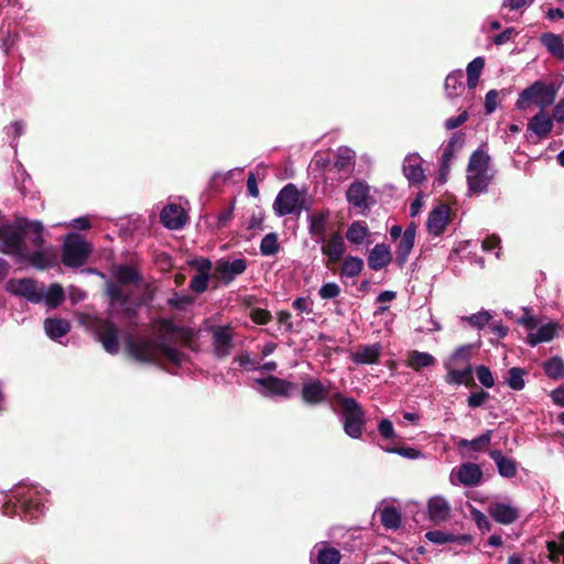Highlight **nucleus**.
<instances>
[{"label": "nucleus", "instance_id": "54", "mask_svg": "<svg viewBox=\"0 0 564 564\" xmlns=\"http://www.w3.org/2000/svg\"><path fill=\"white\" fill-rule=\"evenodd\" d=\"M384 451L387 453L398 454L409 459H417L422 456V453L420 451L412 447H387L384 448Z\"/></svg>", "mask_w": 564, "mask_h": 564}, {"label": "nucleus", "instance_id": "49", "mask_svg": "<svg viewBox=\"0 0 564 564\" xmlns=\"http://www.w3.org/2000/svg\"><path fill=\"white\" fill-rule=\"evenodd\" d=\"M7 137L10 139V145L17 150L18 139L24 133L25 124L23 121H13L4 129Z\"/></svg>", "mask_w": 564, "mask_h": 564}, {"label": "nucleus", "instance_id": "32", "mask_svg": "<svg viewBox=\"0 0 564 564\" xmlns=\"http://www.w3.org/2000/svg\"><path fill=\"white\" fill-rule=\"evenodd\" d=\"M44 330L48 338L58 340L70 330V324L65 318L48 317L44 321Z\"/></svg>", "mask_w": 564, "mask_h": 564}, {"label": "nucleus", "instance_id": "2", "mask_svg": "<svg viewBox=\"0 0 564 564\" xmlns=\"http://www.w3.org/2000/svg\"><path fill=\"white\" fill-rule=\"evenodd\" d=\"M47 492L39 486L20 484L10 492L2 494L1 510L4 516H19L33 520L43 514Z\"/></svg>", "mask_w": 564, "mask_h": 564}, {"label": "nucleus", "instance_id": "28", "mask_svg": "<svg viewBox=\"0 0 564 564\" xmlns=\"http://www.w3.org/2000/svg\"><path fill=\"white\" fill-rule=\"evenodd\" d=\"M392 254L390 248L384 243L376 245L368 257V265L371 270L378 271L391 262Z\"/></svg>", "mask_w": 564, "mask_h": 564}, {"label": "nucleus", "instance_id": "57", "mask_svg": "<svg viewBox=\"0 0 564 564\" xmlns=\"http://www.w3.org/2000/svg\"><path fill=\"white\" fill-rule=\"evenodd\" d=\"M471 518H473L474 522L476 523V525L478 527L479 530H481V531H490L491 523H490L489 519L487 518V516L484 512H481L480 510H477V509H473L471 510Z\"/></svg>", "mask_w": 564, "mask_h": 564}, {"label": "nucleus", "instance_id": "46", "mask_svg": "<svg viewBox=\"0 0 564 564\" xmlns=\"http://www.w3.org/2000/svg\"><path fill=\"white\" fill-rule=\"evenodd\" d=\"M543 369L549 378H564V361L560 357H553L545 361Z\"/></svg>", "mask_w": 564, "mask_h": 564}, {"label": "nucleus", "instance_id": "4", "mask_svg": "<svg viewBox=\"0 0 564 564\" xmlns=\"http://www.w3.org/2000/svg\"><path fill=\"white\" fill-rule=\"evenodd\" d=\"M329 405L339 406L345 433L351 438H360L366 424V414L361 405L354 398L346 397L341 392L332 395Z\"/></svg>", "mask_w": 564, "mask_h": 564}, {"label": "nucleus", "instance_id": "63", "mask_svg": "<svg viewBox=\"0 0 564 564\" xmlns=\"http://www.w3.org/2000/svg\"><path fill=\"white\" fill-rule=\"evenodd\" d=\"M499 93L496 89H491L486 94L485 109L487 113H492L498 107Z\"/></svg>", "mask_w": 564, "mask_h": 564}, {"label": "nucleus", "instance_id": "56", "mask_svg": "<svg viewBox=\"0 0 564 564\" xmlns=\"http://www.w3.org/2000/svg\"><path fill=\"white\" fill-rule=\"evenodd\" d=\"M210 276L196 274L189 282V289L195 293H203L208 288Z\"/></svg>", "mask_w": 564, "mask_h": 564}, {"label": "nucleus", "instance_id": "62", "mask_svg": "<svg viewBox=\"0 0 564 564\" xmlns=\"http://www.w3.org/2000/svg\"><path fill=\"white\" fill-rule=\"evenodd\" d=\"M523 315L518 319V323L522 325L529 333L535 330L538 327V319L530 314L527 308H523Z\"/></svg>", "mask_w": 564, "mask_h": 564}, {"label": "nucleus", "instance_id": "17", "mask_svg": "<svg viewBox=\"0 0 564 564\" xmlns=\"http://www.w3.org/2000/svg\"><path fill=\"white\" fill-rule=\"evenodd\" d=\"M481 478L482 471L479 465L475 463H464L452 470L449 480L452 485L476 487L480 484Z\"/></svg>", "mask_w": 564, "mask_h": 564}, {"label": "nucleus", "instance_id": "3", "mask_svg": "<svg viewBox=\"0 0 564 564\" xmlns=\"http://www.w3.org/2000/svg\"><path fill=\"white\" fill-rule=\"evenodd\" d=\"M130 355L142 362H170L181 366L185 355L165 339L152 340L144 337H130L127 341Z\"/></svg>", "mask_w": 564, "mask_h": 564}, {"label": "nucleus", "instance_id": "35", "mask_svg": "<svg viewBox=\"0 0 564 564\" xmlns=\"http://www.w3.org/2000/svg\"><path fill=\"white\" fill-rule=\"evenodd\" d=\"M436 359L433 355L424 351L412 350L406 360V366L419 371L422 368L435 365Z\"/></svg>", "mask_w": 564, "mask_h": 564}, {"label": "nucleus", "instance_id": "19", "mask_svg": "<svg viewBox=\"0 0 564 564\" xmlns=\"http://www.w3.org/2000/svg\"><path fill=\"white\" fill-rule=\"evenodd\" d=\"M422 162L417 153H410L403 160L402 171L411 185H419L425 180Z\"/></svg>", "mask_w": 564, "mask_h": 564}, {"label": "nucleus", "instance_id": "51", "mask_svg": "<svg viewBox=\"0 0 564 564\" xmlns=\"http://www.w3.org/2000/svg\"><path fill=\"white\" fill-rule=\"evenodd\" d=\"M340 286L335 282H327L323 284L318 291V295L323 300H333L340 294Z\"/></svg>", "mask_w": 564, "mask_h": 564}, {"label": "nucleus", "instance_id": "53", "mask_svg": "<svg viewBox=\"0 0 564 564\" xmlns=\"http://www.w3.org/2000/svg\"><path fill=\"white\" fill-rule=\"evenodd\" d=\"M491 440V431H487L482 435L471 440V441H462V445H469L474 451H480L485 446L490 443Z\"/></svg>", "mask_w": 564, "mask_h": 564}, {"label": "nucleus", "instance_id": "34", "mask_svg": "<svg viewBox=\"0 0 564 564\" xmlns=\"http://www.w3.org/2000/svg\"><path fill=\"white\" fill-rule=\"evenodd\" d=\"M485 67V58L478 56L468 63L466 73H467V89L470 95H473V90L477 87L480 75Z\"/></svg>", "mask_w": 564, "mask_h": 564}, {"label": "nucleus", "instance_id": "13", "mask_svg": "<svg viewBox=\"0 0 564 564\" xmlns=\"http://www.w3.org/2000/svg\"><path fill=\"white\" fill-rule=\"evenodd\" d=\"M6 289L9 293L22 296L34 304L43 301V288L32 279H11L7 282Z\"/></svg>", "mask_w": 564, "mask_h": 564}, {"label": "nucleus", "instance_id": "48", "mask_svg": "<svg viewBox=\"0 0 564 564\" xmlns=\"http://www.w3.org/2000/svg\"><path fill=\"white\" fill-rule=\"evenodd\" d=\"M491 318L492 316L489 311L481 310L469 316H464L462 319L467 322L471 327L476 329H482L487 324H489Z\"/></svg>", "mask_w": 564, "mask_h": 564}, {"label": "nucleus", "instance_id": "40", "mask_svg": "<svg viewBox=\"0 0 564 564\" xmlns=\"http://www.w3.org/2000/svg\"><path fill=\"white\" fill-rule=\"evenodd\" d=\"M310 231L316 236V241H324L326 232L327 215L323 213L313 214L308 217Z\"/></svg>", "mask_w": 564, "mask_h": 564}, {"label": "nucleus", "instance_id": "45", "mask_svg": "<svg viewBox=\"0 0 564 564\" xmlns=\"http://www.w3.org/2000/svg\"><path fill=\"white\" fill-rule=\"evenodd\" d=\"M364 269V261L361 258L349 256L344 260L341 273L347 278L357 276Z\"/></svg>", "mask_w": 564, "mask_h": 564}, {"label": "nucleus", "instance_id": "16", "mask_svg": "<svg viewBox=\"0 0 564 564\" xmlns=\"http://www.w3.org/2000/svg\"><path fill=\"white\" fill-rule=\"evenodd\" d=\"M347 202L355 208L365 212L369 209L375 199L370 194V186L365 181H354L346 191Z\"/></svg>", "mask_w": 564, "mask_h": 564}, {"label": "nucleus", "instance_id": "61", "mask_svg": "<svg viewBox=\"0 0 564 564\" xmlns=\"http://www.w3.org/2000/svg\"><path fill=\"white\" fill-rule=\"evenodd\" d=\"M251 319L259 325H265L271 321V314L269 311L263 308H254L250 313Z\"/></svg>", "mask_w": 564, "mask_h": 564}, {"label": "nucleus", "instance_id": "55", "mask_svg": "<svg viewBox=\"0 0 564 564\" xmlns=\"http://www.w3.org/2000/svg\"><path fill=\"white\" fill-rule=\"evenodd\" d=\"M191 267L195 268L197 271V274L212 276L210 272L213 269V263L207 258H198L193 261H191Z\"/></svg>", "mask_w": 564, "mask_h": 564}, {"label": "nucleus", "instance_id": "25", "mask_svg": "<svg viewBox=\"0 0 564 564\" xmlns=\"http://www.w3.org/2000/svg\"><path fill=\"white\" fill-rule=\"evenodd\" d=\"M429 518L440 524L448 520L451 516L449 502L442 496L432 497L427 502Z\"/></svg>", "mask_w": 564, "mask_h": 564}, {"label": "nucleus", "instance_id": "44", "mask_svg": "<svg viewBox=\"0 0 564 564\" xmlns=\"http://www.w3.org/2000/svg\"><path fill=\"white\" fill-rule=\"evenodd\" d=\"M525 371L520 367H513L509 369L508 375L506 377V383L516 391H520L524 388Z\"/></svg>", "mask_w": 564, "mask_h": 564}, {"label": "nucleus", "instance_id": "9", "mask_svg": "<svg viewBox=\"0 0 564 564\" xmlns=\"http://www.w3.org/2000/svg\"><path fill=\"white\" fill-rule=\"evenodd\" d=\"M555 97L556 93L553 87L536 80L520 93L516 107L519 110H525L530 105L535 104L541 110H544L554 102Z\"/></svg>", "mask_w": 564, "mask_h": 564}, {"label": "nucleus", "instance_id": "50", "mask_svg": "<svg viewBox=\"0 0 564 564\" xmlns=\"http://www.w3.org/2000/svg\"><path fill=\"white\" fill-rule=\"evenodd\" d=\"M477 379L479 382L487 389L492 388L495 386V379L487 366L480 365L475 369Z\"/></svg>", "mask_w": 564, "mask_h": 564}, {"label": "nucleus", "instance_id": "37", "mask_svg": "<svg viewBox=\"0 0 564 564\" xmlns=\"http://www.w3.org/2000/svg\"><path fill=\"white\" fill-rule=\"evenodd\" d=\"M541 42L552 55L564 59V42L561 35L544 33L541 36Z\"/></svg>", "mask_w": 564, "mask_h": 564}, {"label": "nucleus", "instance_id": "60", "mask_svg": "<svg viewBox=\"0 0 564 564\" xmlns=\"http://www.w3.org/2000/svg\"><path fill=\"white\" fill-rule=\"evenodd\" d=\"M378 431H379L380 435L386 440L395 437L393 424L389 419H382L379 422Z\"/></svg>", "mask_w": 564, "mask_h": 564}, {"label": "nucleus", "instance_id": "31", "mask_svg": "<svg viewBox=\"0 0 564 564\" xmlns=\"http://www.w3.org/2000/svg\"><path fill=\"white\" fill-rule=\"evenodd\" d=\"M382 525L390 530H397L401 525L402 516L400 509L393 506H381L376 509Z\"/></svg>", "mask_w": 564, "mask_h": 564}, {"label": "nucleus", "instance_id": "38", "mask_svg": "<svg viewBox=\"0 0 564 564\" xmlns=\"http://www.w3.org/2000/svg\"><path fill=\"white\" fill-rule=\"evenodd\" d=\"M425 538L437 545H443L446 543H453V542H466L468 541V536L466 535H455L453 533L444 532L441 530H433L425 533Z\"/></svg>", "mask_w": 564, "mask_h": 564}, {"label": "nucleus", "instance_id": "39", "mask_svg": "<svg viewBox=\"0 0 564 564\" xmlns=\"http://www.w3.org/2000/svg\"><path fill=\"white\" fill-rule=\"evenodd\" d=\"M65 299L64 289L58 283H53L43 291V301L48 308L57 307Z\"/></svg>", "mask_w": 564, "mask_h": 564}, {"label": "nucleus", "instance_id": "64", "mask_svg": "<svg viewBox=\"0 0 564 564\" xmlns=\"http://www.w3.org/2000/svg\"><path fill=\"white\" fill-rule=\"evenodd\" d=\"M193 300L194 299L189 295L175 293L172 297L167 300V303L173 307L183 308L186 305L191 304Z\"/></svg>", "mask_w": 564, "mask_h": 564}, {"label": "nucleus", "instance_id": "36", "mask_svg": "<svg viewBox=\"0 0 564 564\" xmlns=\"http://www.w3.org/2000/svg\"><path fill=\"white\" fill-rule=\"evenodd\" d=\"M356 153L348 147H339L335 152L334 165L338 171H347L355 164Z\"/></svg>", "mask_w": 564, "mask_h": 564}, {"label": "nucleus", "instance_id": "43", "mask_svg": "<svg viewBox=\"0 0 564 564\" xmlns=\"http://www.w3.org/2000/svg\"><path fill=\"white\" fill-rule=\"evenodd\" d=\"M367 236V226L359 221L352 223L346 231V238L354 245L362 243Z\"/></svg>", "mask_w": 564, "mask_h": 564}, {"label": "nucleus", "instance_id": "33", "mask_svg": "<svg viewBox=\"0 0 564 564\" xmlns=\"http://www.w3.org/2000/svg\"><path fill=\"white\" fill-rule=\"evenodd\" d=\"M489 456L495 462L501 477L512 478L517 475V464L512 458L505 456L500 451H491Z\"/></svg>", "mask_w": 564, "mask_h": 564}, {"label": "nucleus", "instance_id": "41", "mask_svg": "<svg viewBox=\"0 0 564 564\" xmlns=\"http://www.w3.org/2000/svg\"><path fill=\"white\" fill-rule=\"evenodd\" d=\"M414 241L415 239L404 235H402L400 238L395 251V260L399 267H403V264L408 261V258L414 247Z\"/></svg>", "mask_w": 564, "mask_h": 564}, {"label": "nucleus", "instance_id": "21", "mask_svg": "<svg viewBox=\"0 0 564 564\" xmlns=\"http://www.w3.org/2000/svg\"><path fill=\"white\" fill-rule=\"evenodd\" d=\"M340 552L327 542H318L311 551L312 564H339Z\"/></svg>", "mask_w": 564, "mask_h": 564}, {"label": "nucleus", "instance_id": "12", "mask_svg": "<svg viewBox=\"0 0 564 564\" xmlns=\"http://www.w3.org/2000/svg\"><path fill=\"white\" fill-rule=\"evenodd\" d=\"M302 400L308 405H317L332 399L328 387L317 378L307 377L302 383Z\"/></svg>", "mask_w": 564, "mask_h": 564}, {"label": "nucleus", "instance_id": "52", "mask_svg": "<svg viewBox=\"0 0 564 564\" xmlns=\"http://www.w3.org/2000/svg\"><path fill=\"white\" fill-rule=\"evenodd\" d=\"M546 549L549 551V558L553 563H558L560 557L564 556V543L562 542L549 541Z\"/></svg>", "mask_w": 564, "mask_h": 564}, {"label": "nucleus", "instance_id": "6", "mask_svg": "<svg viewBox=\"0 0 564 564\" xmlns=\"http://www.w3.org/2000/svg\"><path fill=\"white\" fill-rule=\"evenodd\" d=\"M473 345H463L448 356L443 365L446 370L445 381L452 386H462L471 379V351Z\"/></svg>", "mask_w": 564, "mask_h": 564}, {"label": "nucleus", "instance_id": "10", "mask_svg": "<svg viewBox=\"0 0 564 564\" xmlns=\"http://www.w3.org/2000/svg\"><path fill=\"white\" fill-rule=\"evenodd\" d=\"M208 332L212 336L213 352L217 358H226L234 349V328L230 325H210Z\"/></svg>", "mask_w": 564, "mask_h": 564}, {"label": "nucleus", "instance_id": "42", "mask_svg": "<svg viewBox=\"0 0 564 564\" xmlns=\"http://www.w3.org/2000/svg\"><path fill=\"white\" fill-rule=\"evenodd\" d=\"M280 250L279 237L275 232L267 234L260 242V253L264 257L275 256Z\"/></svg>", "mask_w": 564, "mask_h": 564}, {"label": "nucleus", "instance_id": "24", "mask_svg": "<svg viewBox=\"0 0 564 564\" xmlns=\"http://www.w3.org/2000/svg\"><path fill=\"white\" fill-rule=\"evenodd\" d=\"M382 352V346L379 343L372 345H360L351 354V360L357 365H375L378 362Z\"/></svg>", "mask_w": 564, "mask_h": 564}, {"label": "nucleus", "instance_id": "59", "mask_svg": "<svg viewBox=\"0 0 564 564\" xmlns=\"http://www.w3.org/2000/svg\"><path fill=\"white\" fill-rule=\"evenodd\" d=\"M489 398L490 395L486 391L474 392L468 397L467 403L468 406L475 409L484 405Z\"/></svg>", "mask_w": 564, "mask_h": 564}, {"label": "nucleus", "instance_id": "23", "mask_svg": "<svg viewBox=\"0 0 564 564\" xmlns=\"http://www.w3.org/2000/svg\"><path fill=\"white\" fill-rule=\"evenodd\" d=\"M449 220V209L445 205L435 207L427 218V230L430 235L435 237L441 236Z\"/></svg>", "mask_w": 564, "mask_h": 564}, {"label": "nucleus", "instance_id": "8", "mask_svg": "<svg viewBox=\"0 0 564 564\" xmlns=\"http://www.w3.org/2000/svg\"><path fill=\"white\" fill-rule=\"evenodd\" d=\"M91 252V246L80 235L70 232L65 236L62 248V262L67 268L83 267Z\"/></svg>", "mask_w": 564, "mask_h": 564}, {"label": "nucleus", "instance_id": "11", "mask_svg": "<svg viewBox=\"0 0 564 564\" xmlns=\"http://www.w3.org/2000/svg\"><path fill=\"white\" fill-rule=\"evenodd\" d=\"M273 209L280 217L300 213L301 197L294 184H288L279 192L273 203Z\"/></svg>", "mask_w": 564, "mask_h": 564}, {"label": "nucleus", "instance_id": "18", "mask_svg": "<svg viewBox=\"0 0 564 564\" xmlns=\"http://www.w3.org/2000/svg\"><path fill=\"white\" fill-rule=\"evenodd\" d=\"M254 381L256 383L263 388L261 394H263L264 397L290 398L296 391V386L293 382L274 376L259 378L256 379Z\"/></svg>", "mask_w": 564, "mask_h": 564}, {"label": "nucleus", "instance_id": "58", "mask_svg": "<svg viewBox=\"0 0 564 564\" xmlns=\"http://www.w3.org/2000/svg\"><path fill=\"white\" fill-rule=\"evenodd\" d=\"M292 306L299 313L311 314L313 312V301L308 297H296L293 301Z\"/></svg>", "mask_w": 564, "mask_h": 564}, {"label": "nucleus", "instance_id": "1", "mask_svg": "<svg viewBox=\"0 0 564 564\" xmlns=\"http://www.w3.org/2000/svg\"><path fill=\"white\" fill-rule=\"evenodd\" d=\"M44 242V226L39 220L17 218L0 226V251L13 256L19 264L41 271L55 267L56 249Z\"/></svg>", "mask_w": 564, "mask_h": 564}, {"label": "nucleus", "instance_id": "20", "mask_svg": "<svg viewBox=\"0 0 564 564\" xmlns=\"http://www.w3.org/2000/svg\"><path fill=\"white\" fill-rule=\"evenodd\" d=\"M318 242L322 243V253L327 257L330 263L339 261L346 251L344 238L339 232L332 234L328 239L324 237V241Z\"/></svg>", "mask_w": 564, "mask_h": 564}, {"label": "nucleus", "instance_id": "29", "mask_svg": "<svg viewBox=\"0 0 564 564\" xmlns=\"http://www.w3.org/2000/svg\"><path fill=\"white\" fill-rule=\"evenodd\" d=\"M557 324L552 322L541 325L535 330L528 333L527 343L534 347L541 343L551 341L557 334Z\"/></svg>", "mask_w": 564, "mask_h": 564}, {"label": "nucleus", "instance_id": "26", "mask_svg": "<svg viewBox=\"0 0 564 564\" xmlns=\"http://www.w3.org/2000/svg\"><path fill=\"white\" fill-rule=\"evenodd\" d=\"M161 221L169 229H180L186 223L185 212L181 206L169 205L161 212Z\"/></svg>", "mask_w": 564, "mask_h": 564}, {"label": "nucleus", "instance_id": "30", "mask_svg": "<svg viewBox=\"0 0 564 564\" xmlns=\"http://www.w3.org/2000/svg\"><path fill=\"white\" fill-rule=\"evenodd\" d=\"M464 74L462 69L451 72L444 80V90L449 99L462 96L465 91Z\"/></svg>", "mask_w": 564, "mask_h": 564}, {"label": "nucleus", "instance_id": "7", "mask_svg": "<svg viewBox=\"0 0 564 564\" xmlns=\"http://www.w3.org/2000/svg\"><path fill=\"white\" fill-rule=\"evenodd\" d=\"M111 275L116 281H108L106 285V293L111 301V305L128 303V295L124 293L122 286L130 283H135L140 280V274L134 267L119 264L112 268Z\"/></svg>", "mask_w": 564, "mask_h": 564}, {"label": "nucleus", "instance_id": "47", "mask_svg": "<svg viewBox=\"0 0 564 564\" xmlns=\"http://www.w3.org/2000/svg\"><path fill=\"white\" fill-rule=\"evenodd\" d=\"M454 158V142L451 141L443 151L440 164V181L445 182L449 173V165Z\"/></svg>", "mask_w": 564, "mask_h": 564}, {"label": "nucleus", "instance_id": "15", "mask_svg": "<svg viewBox=\"0 0 564 564\" xmlns=\"http://www.w3.org/2000/svg\"><path fill=\"white\" fill-rule=\"evenodd\" d=\"M553 129V119L544 110L533 116L527 127L525 138L529 142L536 144L546 138Z\"/></svg>", "mask_w": 564, "mask_h": 564}, {"label": "nucleus", "instance_id": "5", "mask_svg": "<svg viewBox=\"0 0 564 564\" xmlns=\"http://www.w3.org/2000/svg\"><path fill=\"white\" fill-rule=\"evenodd\" d=\"M466 173L468 194L471 196L487 192L496 171L490 165L489 155L477 150L469 158Z\"/></svg>", "mask_w": 564, "mask_h": 564}, {"label": "nucleus", "instance_id": "27", "mask_svg": "<svg viewBox=\"0 0 564 564\" xmlns=\"http://www.w3.org/2000/svg\"><path fill=\"white\" fill-rule=\"evenodd\" d=\"M488 512L495 521L506 525L513 523L519 518L517 508L503 502L491 505Z\"/></svg>", "mask_w": 564, "mask_h": 564}, {"label": "nucleus", "instance_id": "14", "mask_svg": "<svg viewBox=\"0 0 564 564\" xmlns=\"http://www.w3.org/2000/svg\"><path fill=\"white\" fill-rule=\"evenodd\" d=\"M247 269V260L238 258L235 260L220 259L216 262L213 276L224 283L230 284L238 275Z\"/></svg>", "mask_w": 564, "mask_h": 564}, {"label": "nucleus", "instance_id": "22", "mask_svg": "<svg viewBox=\"0 0 564 564\" xmlns=\"http://www.w3.org/2000/svg\"><path fill=\"white\" fill-rule=\"evenodd\" d=\"M97 335L107 352L113 355L119 351V330L112 323L104 322Z\"/></svg>", "mask_w": 564, "mask_h": 564}]
</instances>
